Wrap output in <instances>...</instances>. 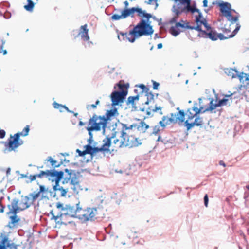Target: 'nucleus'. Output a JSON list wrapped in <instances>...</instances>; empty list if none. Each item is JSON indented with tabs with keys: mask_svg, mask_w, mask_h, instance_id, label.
<instances>
[{
	"mask_svg": "<svg viewBox=\"0 0 249 249\" xmlns=\"http://www.w3.org/2000/svg\"><path fill=\"white\" fill-rule=\"evenodd\" d=\"M80 172L75 170L65 169L64 171H57L55 178L62 179V184L69 183L71 189L73 193L78 194L80 191L83 190L80 185Z\"/></svg>",
	"mask_w": 249,
	"mask_h": 249,
	"instance_id": "1",
	"label": "nucleus"
},
{
	"mask_svg": "<svg viewBox=\"0 0 249 249\" xmlns=\"http://www.w3.org/2000/svg\"><path fill=\"white\" fill-rule=\"evenodd\" d=\"M152 17L151 14H145L143 18L146 19H141L138 24L130 30V34L134 36V37L130 41H135L136 39L142 36H151L153 34L154 30L149 20Z\"/></svg>",
	"mask_w": 249,
	"mask_h": 249,
	"instance_id": "2",
	"label": "nucleus"
},
{
	"mask_svg": "<svg viewBox=\"0 0 249 249\" xmlns=\"http://www.w3.org/2000/svg\"><path fill=\"white\" fill-rule=\"evenodd\" d=\"M119 124L122 126L121 130V141L118 145V148L124 147H129L130 148L133 147H137L140 145L142 143L139 142L138 139L133 136L128 135L126 132V130L132 129L133 128H136L137 124L133 123V124L128 126L127 124L120 122L118 120Z\"/></svg>",
	"mask_w": 249,
	"mask_h": 249,
	"instance_id": "3",
	"label": "nucleus"
},
{
	"mask_svg": "<svg viewBox=\"0 0 249 249\" xmlns=\"http://www.w3.org/2000/svg\"><path fill=\"white\" fill-rule=\"evenodd\" d=\"M119 115L117 108L114 107L113 109L107 110L106 114L104 115L98 116L96 114H94L92 116H95L96 121L99 119L100 121L98 122L103 126V135L105 134L106 132V128L107 127V124L108 121L111 120V117L118 116Z\"/></svg>",
	"mask_w": 249,
	"mask_h": 249,
	"instance_id": "4",
	"label": "nucleus"
},
{
	"mask_svg": "<svg viewBox=\"0 0 249 249\" xmlns=\"http://www.w3.org/2000/svg\"><path fill=\"white\" fill-rule=\"evenodd\" d=\"M25 203L23 204V207L18 206L19 200L18 198H14L12 200L11 204L8 205L7 207L10 211L7 213L8 215L12 214L13 215H17V214L20 211H24L30 207L31 203L28 202L29 200V196H25Z\"/></svg>",
	"mask_w": 249,
	"mask_h": 249,
	"instance_id": "5",
	"label": "nucleus"
},
{
	"mask_svg": "<svg viewBox=\"0 0 249 249\" xmlns=\"http://www.w3.org/2000/svg\"><path fill=\"white\" fill-rule=\"evenodd\" d=\"M218 5L220 7L221 13L227 18L228 21H230L232 24L238 21L239 16H233L232 15L231 6L230 3L222 1L221 2L218 3Z\"/></svg>",
	"mask_w": 249,
	"mask_h": 249,
	"instance_id": "6",
	"label": "nucleus"
},
{
	"mask_svg": "<svg viewBox=\"0 0 249 249\" xmlns=\"http://www.w3.org/2000/svg\"><path fill=\"white\" fill-rule=\"evenodd\" d=\"M22 135V133H17L13 136H11L8 139V142H5V146L6 148L3 150L4 153L14 150L15 148L23 143V142L20 139V136Z\"/></svg>",
	"mask_w": 249,
	"mask_h": 249,
	"instance_id": "7",
	"label": "nucleus"
},
{
	"mask_svg": "<svg viewBox=\"0 0 249 249\" xmlns=\"http://www.w3.org/2000/svg\"><path fill=\"white\" fill-rule=\"evenodd\" d=\"M177 117L176 118L174 117H168L167 116H163L161 121L159 123V124L163 128H164L166 125L169 124L171 123L176 124L177 123L178 120L179 123H182L184 122L185 113L184 110H180L177 113Z\"/></svg>",
	"mask_w": 249,
	"mask_h": 249,
	"instance_id": "8",
	"label": "nucleus"
},
{
	"mask_svg": "<svg viewBox=\"0 0 249 249\" xmlns=\"http://www.w3.org/2000/svg\"><path fill=\"white\" fill-rule=\"evenodd\" d=\"M127 90H122L120 91L115 90L113 91L110 97L111 101V105L113 107H115L118 105L120 103L124 102L127 95Z\"/></svg>",
	"mask_w": 249,
	"mask_h": 249,
	"instance_id": "9",
	"label": "nucleus"
},
{
	"mask_svg": "<svg viewBox=\"0 0 249 249\" xmlns=\"http://www.w3.org/2000/svg\"><path fill=\"white\" fill-rule=\"evenodd\" d=\"M82 210V207L80 206V202L78 201L75 205L71 204H66L63 212L65 214L71 217L76 218L78 213Z\"/></svg>",
	"mask_w": 249,
	"mask_h": 249,
	"instance_id": "10",
	"label": "nucleus"
},
{
	"mask_svg": "<svg viewBox=\"0 0 249 249\" xmlns=\"http://www.w3.org/2000/svg\"><path fill=\"white\" fill-rule=\"evenodd\" d=\"M88 124L90 125V126L86 128V129L88 131L89 138H93V131H99L101 129L103 130V126L98 122H97L95 116H92L89 119Z\"/></svg>",
	"mask_w": 249,
	"mask_h": 249,
	"instance_id": "11",
	"label": "nucleus"
},
{
	"mask_svg": "<svg viewBox=\"0 0 249 249\" xmlns=\"http://www.w3.org/2000/svg\"><path fill=\"white\" fill-rule=\"evenodd\" d=\"M96 211L97 208H88L86 213L77 215V217L76 218H78L83 222H86L89 220H94V217H95V212Z\"/></svg>",
	"mask_w": 249,
	"mask_h": 249,
	"instance_id": "12",
	"label": "nucleus"
},
{
	"mask_svg": "<svg viewBox=\"0 0 249 249\" xmlns=\"http://www.w3.org/2000/svg\"><path fill=\"white\" fill-rule=\"evenodd\" d=\"M184 123V126L186 127L187 131L191 130L195 126H201L203 124V120L202 117H200L199 115L195 118L193 122H189L188 120H185Z\"/></svg>",
	"mask_w": 249,
	"mask_h": 249,
	"instance_id": "13",
	"label": "nucleus"
},
{
	"mask_svg": "<svg viewBox=\"0 0 249 249\" xmlns=\"http://www.w3.org/2000/svg\"><path fill=\"white\" fill-rule=\"evenodd\" d=\"M185 113V115H187V119L188 122L190 120H193L196 118L200 113H202V107H193L192 108H189L187 109Z\"/></svg>",
	"mask_w": 249,
	"mask_h": 249,
	"instance_id": "14",
	"label": "nucleus"
},
{
	"mask_svg": "<svg viewBox=\"0 0 249 249\" xmlns=\"http://www.w3.org/2000/svg\"><path fill=\"white\" fill-rule=\"evenodd\" d=\"M209 99L210 100V102L209 104V106L207 108L204 109V107L203 106H200V107H202V113H205L206 112H208V111H210V112H212V111L214 109H215L216 107H218V105L216 103L217 100V97H216V100L215 101V103H214V100L213 98H209Z\"/></svg>",
	"mask_w": 249,
	"mask_h": 249,
	"instance_id": "15",
	"label": "nucleus"
},
{
	"mask_svg": "<svg viewBox=\"0 0 249 249\" xmlns=\"http://www.w3.org/2000/svg\"><path fill=\"white\" fill-rule=\"evenodd\" d=\"M134 37V36L130 34V32L128 34L126 32H120L118 33V38L120 41H124L125 40H128L130 42L133 43L134 41H130V40Z\"/></svg>",
	"mask_w": 249,
	"mask_h": 249,
	"instance_id": "16",
	"label": "nucleus"
},
{
	"mask_svg": "<svg viewBox=\"0 0 249 249\" xmlns=\"http://www.w3.org/2000/svg\"><path fill=\"white\" fill-rule=\"evenodd\" d=\"M88 32L89 30L87 28V24L81 26L80 32L79 33V35L81 34V38L84 41H88L89 39Z\"/></svg>",
	"mask_w": 249,
	"mask_h": 249,
	"instance_id": "17",
	"label": "nucleus"
},
{
	"mask_svg": "<svg viewBox=\"0 0 249 249\" xmlns=\"http://www.w3.org/2000/svg\"><path fill=\"white\" fill-rule=\"evenodd\" d=\"M9 218L10 219V221L9 222L7 226L10 229L13 228L16 226V224L20 220V218L16 215H12V216H10Z\"/></svg>",
	"mask_w": 249,
	"mask_h": 249,
	"instance_id": "18",
	"label": "nucleus"
},
{
	"mask_svg": "<svg viewBox=\"0 0 249 249\" xmlns=\"http://www.w3.org/2000/svg\"><path fill=\"white\" fill-rule=\"evenodd\" d=\"M213 32V29H211V30L209 31L208 32L202 30V31H201L200 33L197 35V36L204 38H208L211 40L215 39V38L213 37V36H212Z\"/></svg>",
	"mask_w": 249,
	"mask_h": 249,
	"instance_id": "19",
	"label": "nucleus"
},
{
	"mask_svg": "<svg viewBox=\"0 0 249 249\" xmlns=\"http://www.w3.org/2000/svg\"><path fill=\"white\" fill-rule=\"evenodd\" d=\"M3 238H6V241L4 243L5 246L4 249H17V245L12 242L7 235H4Z\"/></svg>",
	"mask_w": 249,
	"mask_h": 249,
	"instance_id": "20",
	"label": "nucleus"
},
{
	"mask_svg": "<svg viewBox=\"0 0 249 249\" xmlns=\"http://www.w3.org/2000/svg\"><path fill=\"white\" fill-rule=\"evenodd\" d=\"M182 4L179 2V3L177 4V5H174L172 7V12L175 13L177 16H179L185 10H186L185 7L184 8H181L180 5Z\"/></svg>",
	"mask_w": 249,
	"mask_h": 249,
	"instance_id": "21",
	"label": "nucleus"
},
{
	"mask_svg": "<svg viewBox=\"0 0 249 249\" xmlns=\"http://www.w3.org/2000/svg\"><path fill=\"white\" fill-rule=\"evenodd\" d=\"M212 36H213V37L215 38V39H211L212 41L217 40L218 38L221 40L230 38L229 36H225L222 33L218 34L214 29H213Z\"/></svg>",
	"mask_w": 249,
	"mask_h": 249,
	"instance_id": "22",
	"label": "nucleus"
},
{
	"mask_svg": "<svg viewBox=\"0 0 249 249\" xmlns=\"http://www.w3.org/2000/svg\"><path fill=\"white\" fill-rule=\"evenodd\" d=\"M149 128V125L146 124L144 121H142L139 124H137L136 128L138 131L145 133L146 130Z\"/></svg>",
	"mask_w": 249,
	"mask_h": 249,
	"instance_id": "23",
	"label": "nucleus"
},
{
	"mask_svg": "<svg viewBox=\"0 0 249 249\" xmlns=\"http://www.w3.org/2000/svg\"><path fill=\"white\" fill-rule=\"evenodd\" d=\"M39 194H41V199L48 198L47 193L48 192V189L43 185H39V191L38 192Z\"/></svg>",
	"mask_w": 249,
	"mask_h": 249,
	"instance_id": "24",
	"label": "nucleus"
},
{
	"mask_svg": "<svg viewBox=\"0 0 249 249\" xmlns=\"http://www.w3.org/2000/svg\"><path fill=\"white\" fill-rule=\"evenodd\" d=\"M237 70L236 69L233 68H227L225 69V72L228 76H231L232 78H236L237 75Z\"/></svg>",
	"mask_w": 249,
	"mask_h": 249,
	"instance_id": "25",
	"label": "nucleus"
},
{
	"mask_svg": "<svg viewBox=\"0 0 249 249\" xmlns=\"http://www.w3.org/2000/svg\"><path fill=\"white\" fill-rule=\"evenodd\" d=\"M103 142L104 144L102 145V146L104 148H107V150L106 151H108L109 150L108 148L110 146L111 144V139L110 138H109V136H107L104 140Z\"/></svg>",
	"mask_w": 249,
	"mask_h": 249,
	"instance_id": "26",
	"label": "nucleus"
},
{
	"mask_svg": "<svg viewBox=\"0 0 249 249\" xmlns=\"http://www.w3.org/2000/svg\"><path fill=\"white\" fill-rule=\"evenodd\" d=\"M169 32L172 36H176L180 34L181 31L178 28L172 26L169 29Z\"/></svg>",
	"mask_w": 249,
	"mask_h": 249,
	"instance_id": "27",
	"label": "nucleus"
},
{
	"mask_svg": "<svg viewBox=\"0 0 249 249\" xmlns=\"http://www.w3.org/2000/svg\"><path fill=\"white\" fill-rule=\"evenodd\" d=\"M34 6L35 3L32 0H27V4L24 6V8L27 11H32Z\"/></svg>",
	"mask_w": 249,
	"mask_h": 249,
	"instance_id": "28",
	"label": "nucleus"
},
{
	"mask_svg": "<svg viewBox=\"0 0 249 249\" xmlns=\"http://www.w3.org/2000/svg\"><path fill=\"white\" fill-rule=\"evenodd\" d=\"M86 154H90L91 157H93V146L90 144H87L84 146Z\"/></svg>",
	"mask_w": 249,
	"mask_h": 249,
	"instance_id": "29",
	"label": "nucleus"
},
{
	"mask_svg": "<svg viewBox=\"0 0 249 249\" xmlns=\"http://www.w3.org/2000/svg\"><path fill=\"white\" fill-rule=\"evenodd\" d=\"M4 235L3 233H1L0 235V249H4L5 247L4 243L6 241V238H3Z\"/></svg>",
	"mask_w": 249,
	"mask_h": 249,
	"instance_id": "30",
	"label": "nucleus"
},
{
	"mask_svg": "<svg viewBox=\"0 0 249 249\" xmlns=\"http://www.w3.org/2000/svg\"><path fill=\"white\" fill-rule=\"evenodd\" d=\"M93 156L94 155V154L97 152L106 151L107 149L103 148V147L102 146L101 147L93 146Z\"/></svg>",
	"mask_w": 249,
	"mask_h": 249,
	"instance_id": "31",
	"label": "nucleus"
},
{
	"mask_svg": "<svg viewBox=\"0 0 249 249\" xmlns=\"http://www.w3.org/2000/svg\"><path fill=\"white\" fill-rule=\"evenodd\" d=\"M199 23L200 24L203 25L205 28L208 31H210L211 29H213L212 28L211 25L208 24L207 21L205 19H203Z\"/></svg>",
	"mask_w": 249,
	"mask_h": 249,
	"instance_id": "32",
	"label": "nucleus"
},
{
	"mask_svg": "<svg viewBox=\"0 0 249 249\" xmlns=\"http://www.w3.org/2000/svg\"><path fill=\"white\" fill-rule=\"evenodd\" d=\"M240 28V25H239V23H237L236 24V27L235 29L233 30V31L231 35H229V37L232 38V37H234L236 35V34L239 30Z\"/></svg>",
	"mask_w": 249,
	"mask_h": 249,
	"instance_id": "33",
	"label": "nucleus"
},
{
	"mask_svg": "<svg viewBox=\"0 0 249 249\" xmlns=\"http://www.w3.org/2000/svg\"><path fill=\"white\" fill-rule=\"evenodd\" d=\"M228 101V99L225 98L219 100L217 103L218 107L226 105Z\"/></svg>",
	"mask_w": 249,
	"mask_h": 249,
	"instance_id": "34",
	"label": "nucleus"
},
{
	"mask_svg": "<svg viewBox=\"0 0 249 249\" xmlns=\"http://www.w3.org/2000/svg\"><path fill=\"white\" fill-rule=\"evenodd\" d=\"M40 194L38 192L37 193H30L28 196L29 197V199L30 197H32V203L35 201L39 196Z\"/></svg>",
	"mask_w": 249,
	"mask_h": 249,
	"instance_id": "35",
	"label": "nucleus"
},
{
	"mask_svg": "<svg viewBox=\"0 0 249 249\" xmlns=\"http://www.w3.org/2000/svg\"><path fill=\"white\" fill-rule=\"evenodd\" d=\"M244 74H245V73H244V72H241L239 73L238 72V71H237V75H236V77L238 78V79H239L240 82L241 83H244V78H245Z\"/></svg>",
	"mask_w": 249,
	"mask_h": 249,
	"instance_id": "36",
	"label": "nucleus"
},
{
	"mask_svg": "<svg viewBox=\"0 0 249 249\" xmlns=\"http://www.w3.org/2000/svg\"><path fill=\"white\" fill-rule=\"evenodd\" d=\"M57 191H60L61 194L60 196L61 197H64L66 196V194L68 192V189H64L63 187H61L60 188H59Z\"/></svg>",
	"mask_w": 249,
	"mask_h": 249,
	"instance_id": "37",
	"label": "nucleus"
},
{
	"mask_svg": "<svg viewBox=\"0 0 249 249\" xmlns=\"http://www.w3.org/2000/svg\"><path fill=\"white\" fill-rule=\"evenodd\" d=\"M136 12L138 14V15L143 18V16L145 14H148L146 13L145 11L142 10V9L140 8H136Z\"/></svg>",
	"mask_w": 249,
	"mask_h": 249,
	"instance_id": "38",
	"label": "nucleus"
},
{
	"mask_svg": "<svg viewBox=\"0 0 249 249\" xmlns=\"http://www.w3.org/2000/svg\"><path fill=\"white\" fill-rule=\"evenodd\" d=\"M117 127V123L113 125V128L112 129V133L110 136H109V138H110L111 139L114 138L117 134V131H115V129Z\"/></svg>",
	"mask_w": 249,
	"mask_h": 249,
	"instance_id": "39",
	"label": "nucleus"
},
{
	"mask_svg": "<svg viewBox=\"0 0 249 249\" xmlns=\"http://www.w3.org/2000/svg\"><path fill=\"white\" fill-rule=\"evenodd\" d=\"M121 13V16L122 17V18H125L129 16L128 11L127 8L123 10Z\"/></svg>",
	"mask_w": 249,
	"mask_h": 249,
	"instance_id": "40",
	"label": "nucleus"
},
{
	"mask_svg": "<svg viewBox=\"0 0 249 249\" xmlns=\"http://www.w3.org/2000/svg\"><path fill=\"white\" fill-rule=\"evenodd\" d=\"M203 15L201 12H200L197 16L196 17L195 22L196 23H199L202 19Z\"/></svg>",
	"mask_w": 249,
	"mask_h": 249,
	"instance_id": "41",
	"label": "nucleus"
},
{
	"mask_svg": "<svg viewBox=\"0 0 249 249\" xmlns=\"http://www.w3.org/2000/svg\"><path fill=\"white\" fill-rule=\"evenodd\" d=\"M196 24L197 25L196 26H193L192 30H195L199 32H200L202 30V28L201 27V24H200V23H196Z\"/></svg>",
	"mask_w": 249,
	"mask_h": 249,
	"instance_id": "42",
	"label": "nucleus"
},
{
	"mask_svg": "<svg viewBox=\"0 0 249 249\" xmlns=\"http://www.w3.org/2000/svg\"><path fill=\"white\" fill-rule=\"evenodd\" d=\"M161 109H162V107H161L160 106H158L157 105H156L155 108L152 109V111L154 112H155L158 110H160V111L159 112V114L160 115H162L163 112L161 111Z\"/></svg>",
	"mask_w": 249,
	"mask_h": 249,
	"instance_id": "43",
	"label": "nucleus"
},
{
	"mask_svg": "<svg viewBox=\"0 0 249 249\" xmlns=\"http://www.w3.org/2000/svg\"><path fill=\"white\" fill-rule=\"evenodd\" d=\"M116 85L118 86L120 90H123V88L124 87H125L126 89H127L129 87V84L128 83H127L126 84H121L120 83L117 84ZM127 90V89H126Z\"/></svg>",
	"mask_w": 249,
	"mask_h": 249,
	"instance_id": "44",
	"label": "nucleus"
},
{
	"mask_svg": "<svg viewBox=\"0 0 249 249\" xmlns=\"http://www.w3.org/2000/svg\"><path fill=\"white\" fill-rule=\"evenodd\" d=\"M47 161H49L52 166H54L56 163V160L53 159L51 156H49L47 158Z\"/></svg>",
	"mask_w": 249,
	"mask_h": 249,
	"instance_id": "45",
	"label": "nucleus"
},
{
	"mask_svg": "<svg viewBox=\"0 0 249 249\" xmlns=\"http://www.w3.org/2000/svg\"><path fill=\"white\" fill-rule=\"evenodd\" d=\"M122 18L121 15L114 14L111 16V19L113 20H118Z\"/></svg>",
	"mask_w": 249,
	"mask_h": 249,
	"instance_id": "46",
	"label": "nucleus"
},
{
	"mask_svg": "<svg viewBox=\"0 0 249 249\" xmlns=\"http://www.w3.org/2000/svg\"><path fill=\"white\" fill-rule=\"evenodd\" d=\"M160 126L159 125H155L153 129L152 134L156 135L160 131Z\"/></svg>",
	"mask_w": 249,
	"mask_h": 249,
	"instance_id": "47",
	"label": "nucleus"
},
{
	"mask_svg": "<svg viewBox=\"0 0 249 249\" xmlns=\"http://www.w3.org/2000/svg\"><path fill=\"white\" fill-rule=\"evenodd\" d=\"M134 99H133L132 96H129L127 100V105H128L129 104H131L132 106H133L134 104Z\"/></svg>",
	"mask_w": 249,
	"mask_h": 249,
	"instance_id": "48",
	"label": "nucleus"
},
{
	"mask_svg": "<svg viewBox=\"0 0 249 249\" xmlns=\"http://www.w3.org/2000/svg\"><path fill=\"white\" fill-rule=\"evenodd\" d=\"M30 130L29 126L28 125H26L23 130V132H24L22 135L24 136H26L28 135L29 132Z\"/></svg>",
	"mask_w": 249,
	"mask_h": 249,
	"instance_id": "49",
	"label": "nucleus"
},
{
	"mask_svg": "<svg viewBox=\"0 0 249 249\" xmlns=\"http://www.w3.org/2000/svg\"><path fill=\"white\" fill-rule=\"evenodd\" d=\"M36 178H37V177L36 176V174H35V175H31L29 176V180H27L26 182L27 183H31L33 181H34L35 180H36Z\"/></svg>",
	"mask_w": 249,
	"mask_h": 249,
	"instance_id": "50",
	"label": "nucleus"
},
{
	"mask_svg": "<svg viewBox=\"0 0 249 249\" xmlns=\"http://www.w3.org/2000/svg\"><path fill=\"white\" fill-rule=\"evenodd\" d=\"M237 94L236 92H234L232 93H230V94L229 95H225V97H231V99H232L233 98H238V96H236V94Z\"/></svg>",
	"mask_w": 249,
	"mask_h": 249,
	"instance_id": "51",
	"label": "nucleus"
},
{
	"mask_svg": "<svg viewBox=\"0 0 249 249\" xmlns=\"http://www.w3.org/2000/svg\"><path fill=\"white\" fill-rule=\"evenodd\" d=\"M67 215L65 214V212H63L62 213H59L56 217H54V219L55 221H57L58 219L61 218L63 216Z\"/></svg>",
	"mask_w": 249,
	"mask_h": 249,
	"instance_id": "52",
	"label": "nucleus"
},
{
	"mask_svg": "<svg viewBox=\"0 0 249 249\" xmlns=\"http://www.w3.org/2000/svg\"><path fill=\"white\" fill-rule=\"evenodd\" d=\"M179 16H177L176 15L174 17H173L170 20L169 22L171 24H173V23H176L177 22V21L178 20V17Z\"/></svg>",
	"mask_w": 249,
	"mask_h": 249,
	"instance_id": "53",
	"label": "nucleus"
},
{
	"mask_svg": "<svg viewBox=\"0 0 249 249\" xmlns=\"http://www.w3.org/2000/svg\"><path fill=\"white\" fill-rule=\"evenodd\" d=\"M208 202H209L208 196L207 194H206L204 197V205L206 207L208 206Z\"/></svg>",
	"mask_w": 249,
	"mask_h": 249,
	"instance_id": "54",
	"label": "nucleus"
},
{
	"mask_svg": "<svg viewBox=\"0 0 249 249\" xmlns=\"http://www.w3.org/2000/svg\"><path fill=\"white\" fill-rule=\"evenodd\" d=\"M76 152L78 153V155L80 157H83L85 155H86L85 150L82 151L80 150L79 149H77L76 150Z\"/></svg>",
	"mask_w": 249,
	"mask_h": 249,
	"instance_id": "55",
	"label": "nucleus"
},
{
	"mask_svg": "<svg viewBox=\"0 0 249 249\" xmlns=\"http://www.w3.org/2000/svg\"><path fill=\"white\" fill-rule=\"evenodd\" d=\"M56 172L57 170H55L54 169L51 170L49 176L52 178H55V177L56 176Z\"/></svg>",
	"mask_w": 249,
	"mask_h": 249,
	"instance_id": "56",
	"label": "nucleus"
},
{
	"mask_svg": "<svg viewBox=\"0 0 249 249\" xmlns=\"http://www.w3.org/2000/svg\"><path fill=\"white\" fill-rule=\"evenodd\" d=\"M127 9L128 11L129 16L133 14L136 12V8L135 7H132V8H128V9L127 8Z\"/></svg>",
	"mask_w": 249,
	"mask_h": 249,
	"instance_id": "57",
	"label": "nucleus"
},
{
	"mask_svg": "<svg viewBox=\"0 0 249 249\" xmlns=\"http://www.w3.org/2000/svg\"><path fill=\"white\" fill-rule=\"evenodd\" d=\"M56 206L57 208L61 209L62 212H63V209H65V206H63V204L60 202L57 203Z\"/></svg>",
	"mask_w": 249,
	"mask_h": 249,
	"instance_id": "58",
	"label": "nucleus"
},
{
	"mask_svg": "<svg viewBox=\"0 0 249 249\" xmlns=\"http://www.w3.org/2000/svg\"><path fill=\"white\" fill-rule=\"evenodd\" d=\"M152 82H153V89L154 90H156L158 89V87L159 86V83H158V82H156L153 80H152Z\"/></svg>",
	"mask_w": 249,
	"mask_h": 249,
	"instance_id": "59",
	"label": "nucleus"
},
{
	"mask_svg": "<svg viewBox=\"0 0 249 249\" xmlns=\"http://www.w3.org/2000/svg\"><path fill=\"white\" fill-rule=\"evenodd\" d=\"M53 105V107L55 108H57V109L59 108V107L62 108L63 106V105L60 104L59 103H57L56 102H54Z\"/></svg>",
	"mask_w": 249,
	"mask_h": 249,
	"instance_id": "60",
	"label": "nucleus"
},
{
	"mask_svg": "<svg viewBox=\"0 0 249 249\" xmlns=\"http://www.w3.org/2000/svg\"><path fill=\"white\" fill-rule=\"evenodd\" d=\"M6 132L3 129L0 130V139H3L5 136Z\"/></svg>",
	"mask_w": 249,
	"mask_h": 249,
	"instance_id": "61",
	"label": "nucleus"
},
{
	"mask_svg": "<svg viewBox=\"0 0 249 249\" xmlns=\"http://www.w3.org/2000/svg\"><path fill=\"white\" fill-rule=\"evenodd\" d=\"M56 191H54V190L53 189V191H49V192L50 193L51 196L54 198H55L56 197Z\"/></svg>",
	"mask_w": 249,
	"mask_h": 249,
	"instance_id": "62",
	"label": "nucleus"
},
{
	"mask_svg": "<svg viewBox=\"0 0 249 249\" xmlns=\"http://www.w3.org/2000/svg\"><path fill=\"white\" fill-rule=\"evenodd\" d=\"M61 186H60L59 183H55L54 185L53 186V189L54 191H57L59 188H60Z\"/></svg>",
	"mask_w": 249,
	"mask_h": 249,
	"instance_id": "63",
	"label": "nucleus"
},
{
	"mask_svg": "<svg viewBox=\"0 0 249 249\" xmlns=\"http://www.w3.org/2000/svg\"><path fill=\"white\" fill-rule=\"evenodd\" d=\"M36 176L37 178H42L43 176H45L44 171H41L39 174H36Z\"/></svg>",
	"mask_w": 249,
	"mask_h": 249,
	"instance_id": "64",
	"label": "nucleus"
}]
</instances>
